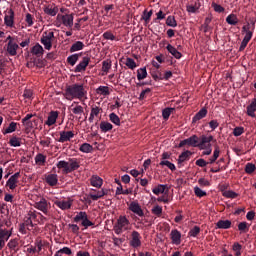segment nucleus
Wrapping results in <instances>:
<instances>
[{"label": "nucleus", "instance_id": "nucleus-26", "mask_svg": "<svg viewBox=\"0 0 256 256\" xmlns=\"http://www.w3.org/2000/svg\"><path fill=\"white\" fill-rule=\"evenodd\" d=\"M200 8H201V3L199 1L186 5V11L188 13H197V11H199Z\"/></svg>", "mask_w": 256, "mask_h": 256}, {"label": "nucleus", "instance_id": "nucleus-24", "mask_svg": "<svg viewBox=\"0 0 256 256\" xmlns=\"http://www.w3.org/2000/svg\"><path fill=\"white\" fill-rule=\"evenodd\" d=\"M73 14L62 15V23L65 27H73Z\"/></svg>", "mask_w": 256, "mask_h": 256}, {"label": "nucleus", "instance_id": "nucleus-17", "mask_svg": "<svg viewBox=\"0 0 256 256\" xmlns=\"http://www.w3.org/2000/svg\"><path fill=\"white\" fill-rule=\"evenodd\" d=\"M74 137H75V133H73V131H61L58 142L67 143V141H71V139H73Z\"/></svg>", "mask_w": 256, "mask_h": 256}, {"label": "nucleus", "instance_id": "nucleus-48", "mask_svg": "<svg viewBox=\"0 0 256 256\" xmlns=\"http://www.w3.org/2000/svg\"><path fill=\"white\" fill-rule=\"evenodd\" d=\"M111 67H112L111 60L107 59L102 62L103 73H109V70L111 69Z\"/></svg>", "mask_w": 256, "mask_h": 256}, {"label": "nucleus", "instance_id": "nucleus-53", "mask_svg": "<svg viewBox=\"0 0 256 256\" xmlns=\"http://www.w3.org/2000/svg\"><path fill=\"white\" fill-rule=\"evenodd\" d=\"M238 195L239 194H237L233 190L223 192V197H226L227 199H237Z\"/></svg>", "mask_w": 256, "mask_h": 256}, {"label": "nucleus", "instance_id": "nucleus-15", "mask_svg": "<svg viewBox=\"0 0 256 256\" xmlns=\"http://www.w3.org/2000/svg\"><path fill=\"white\" fill-rule=\"evenodd\" d=\"M211 141H213V136L207 137L205 135H202L200 138L198 137V147L200 149H206V144L208 145V147H211Z\"/></svg>", "mask_w": 256, "mask_h": 256}, {"label": "nucleus", "instance_id": "nucleus-7", "mask_svg": "<svg viewBox=\"0 0 256 256\" xmlns=\"http://www.w3.org/2000/svg\"><path fill=\"white\" fill-rule=\"evenodd\" d=\"M79 221H82V227H85V229L95 225L91 220H89L87 212L81 211L74 217V223H79Z\"/></svg>", "mask_w": 256, "mask_h": 256}, {"label": "nucleus", "instance_id": "nucleus-43", "mask_svg": "<svg viewBox=\"0 0 256 256\" xmlns=\"http://www.w3.org/2000/svg\"><path fill=\"white\" fill-rule=\"evenodd\" d=\"M7 247L12 251H17V247H19V240L17 238L11 239L8 242Z\"/></svg>", "mask_w": 256, "mask_h": 256}, {"label": "nucleus", "instance_id": "nucleus-47", "mask_svg": "<svg viewBox=\"0 0 256 256\" xmlns=\"http://www.w3.org/2000/svg\"><path fill=\"white\" fill-rule=\"evenodd\" d=\"M80 151L82 153H91V151H93V146L89 143H83L81 146H80Z\"/></svg>", "mask_w": 256, "mask_h": 256}, {"label": "nucleus", "instance_id": "nucleus-32", "mask_svg": "<svg viewBox=\"0 0 256 256\" xmlns=\"http://www.w3.org/2000/svg\"><path fill=\"white\" fill-rule=\"evenodd\" d=\"M216 229H231V221L230 220H219L216 223Z\"/></svg>", "mask_w": 256, "mask_h": 256}, {"label": "nucleus", "instance_id": "nucleus-16", "mask_svg": "<svg viewBox=\"0 0 256 256\" xmlns=\"http://www.w3.org/2000/svg\"><path fill=\"white\" fill-rule=\"evenodd\" d=\"M54 205L62 211H67V209H71L73 202L71 200H56Z\"/></svg>", "mask_w": 256, "mask_h": 256}, {"label": "nucleus", "instance_id": "nucleus-59", "mask_svg": "<svg viewBox=\"0 0 256 256\" xmlns=\"http://www.w3.org/2000/svg\"><path fill=\"white\" fill-rule=\"evenodd\" d=\"M255 169H256V166L253 163H247L245 166V172L248 175H251V173H253L255 171Z\"/></svg>", "mask_w": 256, "mask_h": 256}, {"label": "nucleus", "instance_id": "nucleus-36", "mask_svg": "<svg viewBox=\"0 0 256 256\" xmlns=\"http://www.w3.org/2000/svg\"><path fill=\"white\" fill-rule=\"evenodd\" d=\"M13 233L7 229H0V240L7 243L9 241V237H11Z\"/></svg>", "mask_w": 256, "mask_h": 256}, {"label": "nucleus", "instance_id": "nucleus-8", "mask_svg": "<svg viewBox=\"0 0 256 256\" xmlns=\"http://www.w3.org/2000/svg\"><path fill=\"white\" fill-rule=\"evenodd\" d=\"M35 209L42 211L44 215H49V210L51 209V203L45 198H41L40 201L36 202L34 205Z\"/></svg>", "mask_w": 256, "mask_h": 256}, {"label": "nucleus", "instance_id": "nucleus-37", "mask_svg": "<svg viewBox=\"0 0 256 256\" xmlns=\"http://www.w3.org/2000/svg\"><path fill=\"white\" fill-rule=\"evenodd\" d=\"M17 131V122H11L7 129L2 130L3 135H7L9 133H15Z\"/></svg>", "mask_w": 256, "mask_h": 256}, {"label": "nucleus", "instance_id": "nucleus-58", "mask_svg": "<svg viewBox=\"0 0 256 256\" xmlns=\"http://www.w3.org/2000/svg\"><path fill=\"white\" fill-rule=\"evenodd\" d=\"M249 31H255V22H253V25H251V23H247V25L242 27V33H247Z\"/></svg>", "mask_w": 256, "mask_h": 256}, {"label": "nucleus", "instance_id": "nucleus-49", "mask_svg": "<svg viewBox=\"0 0 256 256\" xmlns=\"http://www.w3.org/2000/svg\"><path fill=\"white\" fill-rule=\"evenodd\" d=\"M165 189H167V185L159 184L152 190V193H154V195H159L161 193H165Z\"/></svg>", "mask_w": 256, "mask_h": 256}, {"label": "nucleus", "instance_id": "nucleus-45", "mask_svg": "<svg viewBox=\"0 0 256 256\" xmlns=\"http://www.w3.org/2000/svg\"><path fill=\"white\" fill-rule=\"evenodd\" d=\"M173 111H175V108H165L162 111V117L164 121H168L169 117H171V113H173Z\"/></svg>", "mask_w": 256, "mask_h": 256}, {"label": "nucleus", "instance_id": "nucleus-14", "mask_svg": "<svg viewBox=\"0 0 256 256\" xmlns=\"http://www.w3.org/2000/svg\"><path fill=\"white\" fill-rule=\"evenodd\" d=\"M35 117V114H27L23 119H22V125H24L26 131H31V129H35V126L33 125V119Z\"/></svg>", "mask_w": 256, "mask_h": 256}, {"label": "nucleus", "instance_id": "nucleus-64", "mask_svg": "<svg viewBox=\"0 0 256 256\" xmlns=\"http://www.w3.org/2000/svg\"><path fill=\"white\" fill-rule=\"evenodd\" d=\"M238 229L242 232V233H247V231H249V225L247 224V222H240L238 224Z\"/></svg>", "mask_w": 256, "mask_h": 256}, {"label": "nucleus", "instance_id": "nucleus-22", "mask_svg": "<svg viewBox=\"0 0 256 256\" xmlns=\"http://www.w3.org/2000/svg\"><path fill=\"white\" fill-rule=\"evenodd\" d=\"M46 183L50 185V187H55V185L59 183V176L55 173L46 175Z\"/></svg>", "mask_w": 256, "mask_h": 256}, {"label": "nucleus", "instance_id": "nucleus-57", "mask_svg": "<svg viewBox=\"0 0 256 256\" xmlns=\"http://www.w3.org/2000/svg\"><path fill=\"white\" fill-rule=\"evenodd\" d=\"M194 193L196 195V197H207V192L203 191L201 188L199 187H194Z\"/></svg>", "mask_w": 256, "mask_h": 256}, {"label": "nucleus", "instance_id": "nucleus-27", "mask_svg": "<svg viewBox=\"0 0 256 256\" xmlns=\"http://www.w3.org/2000/svg\"><path fill=\"white\" fill-rule=\"evenodd\" d=\"M207 117V110L206 108H202L199 110L198 113L195 114V116L192 119V123H196L197 121H201V119H205Z\"/></svg>", "mask_w": 256, "mask_h": 256}, {"label": "nucleus", "instance_id": "nucleus-33", "mask_svg": "<svg viewBox=\"0 0 256 256\" xmlns=\"http://www.w3.org/2000/svg\"><path fill=\"white\" fill-rule=\"evenodd\" d=\"M226 23H228V25H238L239 24V18H237V14H233L231 13L230 15H228L226 17Z\"/></svg>", "mask_w": 256, "mask_h": 256}, {"label": "nucleus", "instance_id": "nucleus-11", "mask_svg": "<svg viewBox=\"0 0 256 256\" xmlns=\"http://www.w3.org/2000/svg\"><path fill=\"white\" fill-rule=\"evenodd\" d=\"M19 177H21L20 172H16L12 176H10V178L6 182V187H9L11 191H13L14 189H17V183H19Z\"/></svg>", "mask_w": 256, "mask_h": 256}, {"label": "nucleus", "instance_id": "nucleus-25", "mask_svg": "<svg viewBox=\"0 0 256 256\" xmlns=\"http://www.w3.org/2000/svg\"><path fill=\"white\" fill-rule=\"evenodd\" d=\"M31 53L36 57H41L45 53V50L43 49V46H41V44L37 43L35 46L32 47Z\"/></svg>", "mask_w": 256, "mask_h": 256}, {"label": "nucleus", "instance_id": "nucleus-31", "mask_svg": "<svg viewBox=\"0 0 256 256\" xmlns=\"http://www.w3.org/2000/svg\"><path fill=\"white\" fill-rule=\"evenodd\" d=\"M255 111H256V98H254L250 103V105L247 106V115L249 117H255Z\"/></svg>", "mask_w": 256, "mask_h": 256}, {"label": "nucleus", "instance_id": "nucleus-23", "mask_svg": "<svg viewBox=\"0 0 256 256\" xmlns=\"http://www.w3.org/2000/svg\"><path fill=\"white\" fill-rule=\"evenodd\" d=\"M166 49L168 53H171L174 56L175 59H181L183 57V54H181V52L171 44H168Z\"/></svg>", "mask_w": 256, "mask_h": 256}, {"label": "nucleus", "instance_id": "nucleus-41", "mask_svg": "<svg viewBox=\"0 0 256 256\" xmlns=\"http://www.w3.org/2000/svg\"><path fill=\"white\" fill-rule=\"evenodd\" d=\"M137 79L138 81H143V79H147V68H140L137 70Z\"/></svg>", "mask_w": 256, "mask_h": 256}, {"label": "nucleus", "instance_id": "nucleus-38", "mask_svg": "<svg viewBox=\"0 0 256 256\" xmlns=\"http://www.w3.org/2000/svg\"><path fill=\"white\" fill-rule=\"evenodd\" d=\"M220 153H221V150L219 149V146H215L213 156L209 158L208 163H210V165H213V163H215V161H217V159H219Z\"/></svg>", "mask_w": 256, "mask_h": 256}, {"label": "nucleus", "instance_id": "nucleus-40", "mask_svg": "<svg viewBox=\"0 0 256 256\" xmlns=\"http://www.w3.org/2000/svg\"><path fill=\"white\" fill-rule=\"evenodd\" d=\"M96 93L98 95H103L104 97H107V95H111V92L109 91V88L107 86H99L96 90Z\"/></svg>", "mask_w": 256, "mask_h": 256}, {"label": "nucleus", "instance_id": "nucleus-28", "mask_svg": "<svg viewBox=\"0 0 256 256\" xmlns=\"http://www.w3.org/2000/svg\"><path fill=\"white\" fill-rule=\"evenodd\" d=\"M85 49V44L82 41H76L70 47V53H75L77 51H83Z\"/></svg>", "mask_w": 256, "mask_h": 256}, {"label": "nucleus", "instance_id": "nucleus-4", "mask_svg": "<svg viewBox=\"0 0 256 256\" xmlns=\"http://www.w3.org/2000/svg\"><path fill=\"white\" fill-rule=\"evenodd\" d=\"M129 223L127 216H120L117 223L114 225V233H116V235H121V233H123V229L124 231H127Z\"/></svg>", "mask_w": 256, "mask_h": 256}, {"label": "nucleus", "instance_id": "nucleus-21", "mask_svg": "<svg viewBox=\"0 0 256 256\" xmlns=\"http://www.w3.org/2000/svg\"><path fill=\"white\" fill-rule=\"evenodd\" d=\"M170 238L174 245H181V232H179V230H172L170 233Z\"/></svg>", "mask_w": 256, "mask_h": 256}, {"label": "nucleus", "instance_id": "nucleus-6", "mask_svg": "<svg viewBox=\"0 0 256 256\" xmlns=\"http://www.w3.org/2000/svg\"><path fill=\"white\" fill-rule=\"evenodd\" d=\"M77 102H73L72 105L69 107L70 111L73 114H70V117L72 119H77V121H81L83 119V114L85 113V110L83 109V106L81 105H76Z\"/></svg>", "mask_w": 256, "mask_h": 256}, {"label": "nucleus", "instance_id": "nucleus-62", "mask_svg": "<svg viewBox=\"0 0 256 256\" xmlns=\"http://www.w3.org/2000/svg\"><path fill=\"white\" fill-rule=\"evenodd\" d=\"M103 37L108 41H115L117 38L113 35L112 31H106L103 33Z\"/></svg>", "mask_w": 256, "mask_h": 256}, {"label": "nucleus", "instance_id": "nucleus-35", "mask_svg": "<svg viewBox=\"0 0 256 256\" xmlns=\"http://www.w3.org/2000/svg\"><path fill=\"white\" fill-rule=\"evenodd\" d=\"M100 129H101L102 133H108V131L113 130V124H111L107 121H102L100 123Z\"/></svg>", "mask_w": 256, "mask_h": 256}, {"label": "nucleus", "instance_id": "nucleus-9", "mask_svg": "<svg viewBox=\"0 0 256 256\" xmlns=\"http://www.w3.org/2000/svg\"><path fill=\"white\" fill-rule=\"evenodd\" d=\"M185 145H187V147H199V136L192 135L189 138L180 141L178 147H185Z\"/></svg>", "mask_w": 256, "mask_h": 256}, {"label": "nucleus", "instance_id": "nucleus-52", "mask_svg": "<svg viewBox=\"0 0 256 256\" xmlns=\"http://www.w3.org/2000/svg\"><path fill=\"white\" fill-rule=\"evenodd\" d=\"M89 197H90V199H92V201H99V199L104 197L103 190L97 191L96 194L95 193H90Z\"/></svg>", "mask_w": 256, "mask_h": 256}, {"label": "nucleus", "instance_id": "nucleus-5", "mask_svg": "<svg viewBox=\"0 0 256 256\" xmlns=\"http://www.w3.org/2000/svg\"><path fill=\"white\" fill-rule=\"evenodd\" d=\"M141 234L137 230H133L130 234L129 245L132 249H139L143 243L141 242Z\"/></svg>", "mask_w": 256, "mask_h": 256}, {"label": "nucleus", "instance_id": "nucleus-51", "mask_svg": "<svg viewBox=\"0 0 256 256\" xmlns=\"http://www.w3.org/2000/svg\"><path fill=\"white\" fill-rule=\"evenodd\" d=\"M125 65H126V67H128V69H131L132 71L134 69H136V67H137V63L135 62V60L133 58H127Z\"/></svg>", "mask_w": 256, "mask_h": 256}, {"label": "nucleus", "instance_id": "nucleus-3", "mask_svg": "<svg viewBox=\"0 0 256 256\" xmlns=\"http://www.w3.org/2000/svg\"><path fill=\"white\" fill-rule=\"evenodd\" d=\"M54 40H55V33L45 31L42 34V37L40 39V43L44 46L46 51H51V49L53 48V41Z\"/></svg>", "mask_w": 256, "mask_h": 256}, {"label": "nucleus", "instance_id": "nucleus-50", "mask_svg": "<svg viewBox=\"0 0 256 256\" xmlns=\"http://www.w3.org/2000/svg\"><path fill=\"white\" fill-rule=\"evenodd\" d=\"M160 167H164V165L166 167H168V169H170V171H175L177 168L175 167V164L171 163L170 161H167V160H162L160 163H159Z\"/></svg>", "mask_w": 256, "mask_h": 256}, {"label": "nucleus", "instance_id": "nucleus-2", "mask_svg": "<svg viewBox=\"0 0 256 256\" xmlns=\"http://www.w3.org/2000/svg\"><path fill=\"white\" fill-rule=\"evenodd\" d=\"M57 169L59 171L62 170L63 175H69V173H73V171H77L79 167V160L77 158H70L69 161L60 160L56 164Z\"/></svg>", "mask_w": 256, "mask_h": 256}, {"label": "nucleus", "instance_id": "nucleus-44", "mask_svg": "<svg viewBox=\"0 0 256 256\" xmlns=\"http://www.w3.org/2000/svg\"><path fill=\"white\" fill-rule=\"evenodd\" d=\"M109 119L111 121V123H114V125H117V127H119L121 125V119L119 118V116L115 113H111L109 115Z\"/></svg>", "mask_w": 256, "mask_h": 256}, {"label": "nucleus", "instance_id": "nucleus-63", "mask_svg": "<svg viewBox=\"0 0 256 256\" xmlns=\"http://www.w3.org/2000/svg\"><path fill=\"white\" fill-rule=\"evenodd\" d=\"M245 133V128L243 127H236L233 130L234 137H241Z\"/></svg>", "mask_w": 256, "mask_h": 256}, {"label": "nucleus", "instance_id": "nucleus-34", "mask_svg": "<svg viewBox=\"0 0 256 256\" xmlns=\"http://www.w3.org/2000/svg\"><path fill=\"white\" fill-rule=\"evenodd\" d=\"M44 13L46 15H50V17H55V15L59 13V8H57V6H54V7L46 6L44 8Z\"/></svg>", "mask_w": 256, "mask_h": 256}, {"label": "nucleus", "instance_id": "nucleus-30", "mask_svg": "<svg viewBox=\"0 0 256 256\" xmlns=\"http://www.w3.org/2000/svg\"><path fill=\"white\" fill-rule=\"evenodd\" d=\"M90 183L92 187H96L97 189H100V187L103 185V179L99 176H92L90 179Z\"/></svg>", "mask_w": 256, "mask_h": 256}, {"label": "nucleus", "instance_id": "nucleus-54", "mask_svg": "<svg viewBox=\"0 0 256 256\" xmlns=\"http://www.w3.org/2000/svg\"><path fill=\"white\" fill-rule=\"evenodd\" d=\"M166 25L168 27H177V20H175V16H168L166 19Z\"/></svg>", "mask_w": 256, "mask_h": 256}, {"label": "nucleus", "instance_id": "nucleus-10", "mask_svg": "<svg viewBox=\"0 0 256 256\" xmlns=\"http://www.w3.org/2000/svg\"><path fill=\"white\" fill-rule=\"evenodd\" d=\"M89 63H91V58L88 56L83 57L82 61L74 68V73H83L89 67Z\"/></svg>", "mask_w": 256, "mask_h": 256}, {"label": "nucleus", "instance_id": "nucleus-1", "mask_svg": "<svg viewBox=\"0 0 256 256\" xmlns=\"http://www.w3.org/2000/svg\"><path fill=\"white\" fill-rule=\"evenodd\" d=\"M87 95V91L83 84H72L66 87L65 97L68 101L73 99H83Z\"/></svg>", "mask_w": 256, "mask_h": 256}, {"label": "nucleus", "instance_id": "nucleus-42", "mask_svg": "<svg viewBox=\"0 0 256 256\" xmlns=\"http://www.w3.org/2000/svg\"><path fill=\"white\" fill-rule=\"evenodd\" d=\"M47 161V156L39 153L35 157V163L36 165H45V162Z\"/></svg>", "mask_w": 256, "mask_h": 256}, {"label": "nucleus", "instance_id": "nucleus-61", "mask_svg": "<svg viewBox=\"0 0 256 256\" xmlns=\"http://www.w3.org/2000/svg\"><path fill=\"white\" fill-rule=\"evenodd\" d=\"M212 9H214L216 13H225V8L215 2L212 3Z\"/></svg>", "mask_w": 256, "mask_h": 256}, {"label": "nucleus", "instance_id": "nucleus-19", "mask_svg": "<svg viewBox=\"0 0 256 256\" xmlns=\"http://www.w3.org/2000/svg\"><path fill=\"white\" fill-rule=\"evenodd\" d=\"M191 155H193V153L189 150H186L184 152H182L179 157H178V167H183V163H185V161H189V159H191Z\"/></svg>", "mask_w": 256, "mask_h": 256}, {"label": "nucleus", "instance_id": "nucleus-29", "mask_svg": "<svg viewBox=\"0 0 256 256\" xmlns=\"http://www.w3.org/2000/svg\"><path fill=\"white\" fill-rule=\"evenodd\" d=\"M81 53L79 54H72L67 57V63L68 65H71V67H75L76 63L79 61V57H81Z\"/></svg>", "mask_w": 256, "mask_h": 256}, {"label": "nucleus", "instance_id": "nucleus-60", "mask_svg": "<svg viewBox=\"0 0 256 256\" xmlns=\"http://www.w3.org/2000/svg\"><path fill=\"white\" fill-rule=\"evenodd\" d=\"M201 233V228L199 226H194L190 231L189 235L190 237H197Z\"/></svg>", "mask_w": 256, "mask_h": 256}, {"label": "nucleus", "instance_id": "nucleus-56", "mask_svg": "<svg viewBox=\"0 0 256 256\" xmlns=\"http://www.w3.org/2000/svg\"><path fill=\"white\" fill-rule=\"evenodd\" d=\"M153 215H156L157 217H161L163 214V207L156 205L152 208Z\"/></svg>", "mask_w": 256, "mask_h": 256}, {"label": "nucleus", "instance_id": "nucleus-12", "mask_svg": "<svg viewBox=\"0 0 256 256\" xmlns=\"http://www.w3.org/2000/svg\"><path fill=\"white\" fill-rule=\"evenodd\" d=\"M4 25H6V27H14L15 25V12L13 11V9H9L4 17Z\"/></svg>", "mask_w": 256, "mask_h": 256}, {"label": "nucleus", "instance_id": "nucleus-55", "mask_svg": "<svg viewBox=\"0 0 256 256\" xmlns=\"http://www.w3.org/2000/svg\"><path fill=\"white\" fill-rule=\"evenodd\" d=\"M233 251H235L236 256H241V249H243V246L239 244L238 242H235L232 246Z\"/></svg>", "mask_w": 256, "mask_h": 256}, {"label": "nucleus", "instance_id": "nucleus-39", "mask_svg": "<svg viewBox=\"0 0 256 256\" xmlns=\"http://www.w3.org/2000/svg\"><path fill=\"white\" fill-rule=\"evenodd\" d=\"M8 143L10 147H21V138L12 136Z\"/></svg>", "mask_w": 256, "mask_h": 256}, {"label": "nucleus", "instance_id": "nucleus-20", "mask_svg": "<svg viewBox=\"0 0 256 256\" xmlns=\"http://www.w3.org/2000/svg\"><path fill=\"white\" fill-rule=\"evenodd\" d=\"M59 117L58 111H51L48 115V119L45 122V125H48V127H51L52 125H55L57 123V119Z\"/></svg>", "mask_w": 256, "mask_h": 256}, {"label": "nucleus", "instance_id": "nucleus-46", "mask_svg": "<svg viewBox=\"0 0 256 256\" xmlns=\"http://www.w3.org/2000/svg\"><path fill=\"white\" fill-rule=\"evenodd\" d=\"M152 15H153V10H150L149 12H147V10H144L142 14V20L145 21L146 25L151 21Z\"/></svg>", "mask_w": 256, "mask_h": 256}, {"label": "nucleus", "instance_id": "nucleus-18", "mask_svg": "<svg viewBox=\"0 0 256 256\" xmlns=\"http://www.w3.org/2000/svg\"><path fill=\"white\" fill-rule=\"evenodd\" d=\"M19 49V44L16 42H8L6 45V51L10 57H15L17 55V50Z\"/></svg>", "mask_w": 256, "mask_h": 256}, {"label": "nucleus", "instance_id": "nucleus-13", "mask_svg": "<svg viewBox=\"0 0 256 256\" xmlns=\"http://www.w3.org/2000/svg\"><path fill=\"white\" fill-rule=\"evenodd\" d=\"M129 210L132 211V213H135V215H138V217H145V212H143V209L141 208V205H139V202H131L129 205Z\"/></svg>", "mask_w": 256, "mask_h": 256}]
</instances>
